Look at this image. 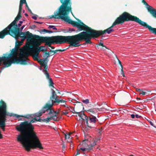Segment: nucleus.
<instances>
[{"label": "nucleus", "mask_w": 156, "mask_h": 156, "mask_svg": "<svg viewBox=\"0 0 156 156\" xmlns=\"http://www.w3.org/2000/svg\"><path fill=\"white\" fill-rule=\"evenodd\" d=\"M61 2L62 3L56 12H55L53 17L58 19H61L65 22L71 24L73 26L77 27L80 31L83 30L89 32L90 35V41L93 37H98L102 34L105 33L106 32L108 34H109L112 32L114 31L112 29L113 27L116 25L121 23L125 21L132 20L136 22L141 25H144V22L140 20L136 16L130 15L127 12H124L114 22L112 25L102 31H96L92 29L90 27L85 25L81 21L78 20V23L73 21L69 18L68 16L69 12H71V4L70 2V0H65L63 2V0H60Z\"/></svg>", "instance_id": "obj_1"}, {"label": "nucleus", "mask_w": 156, "mask_h": 156, "mask_svg": "<svg viewBox=\"0 0 156 156\" xmlns=\"http://www.w3.org/2000/svg\"><path fill=\"white\" fill-rule=\"evenodd\" d=\"M16 129L20 132L17 136V141L22 144L27 151H30L31 148H43L36 133L33 131L34 128L31 124L26 122H22Z\"/></svg>", "instance_id": "obj_2"}, {"label": "nucleus", "mask_w": 156, "mask_h": 156, "mask_svg": "<svg viewBox=\"0 0 156 156\" xmlns=\"http://www.w3.org/2000/svg\"><path fill=\"white\" fill-rule=\"evenodd\" d=\"M2 105L0 107V127L3 131H5V122L6 120V115H9L10 116H13L15 117V118L18 119L19 120H23L24 117L30 119L34 117V118L33 119L30 120V122H34L36 121H38V120H37V117L41 116L43 114L45 113L46 111L49 110L48 114L51 115L50 116H54L55 115L56 119L55 120H56L57 119L56 112L54 111L52 109V107L53 104L52 103H47L43 107L42 109L36 113L25 116L7 113L6 110V105L5 103L4 102H2Z\"/></svg>", "instance_id": "obj_3"}, {"label": "nucleus", "mask_w": 156, "mask_h": 156, "mask_svg": "<svg viewBox=\"0 0 156 156\" xmlns=\"http://www.w3.org/2000/svg\"><path fill=\"white\" fill-rule=\"evenodd\" d=\"M44 48V47L41 46L38 48H32L29 45H27L22 48L18 49L19 56L20 58L21 62H27L28 60L27 57L29 55H31L34 60L38 61L41 66L44 68V69L43 70V71L47 78L49 80L50 85L55 88L53 86L54 83L52 80L51 78H50L49 73L46 70L48 68L47 64L48 61L47 58L40 59L39 56L40 51L43 50Z\"/></svg>", "instance_id": "obj_4"}, {"label": "nucleus", "mask_w": 156, "mask_h": 156, "mask_svg": "<svg viewBox=\"0 0 156 156\" xmlns=\"http://www.w3.org/2000/svg\"><path fill=\"white\" fill-rule=\"evenodd\" d=\"M90 35L88 34L87 32L83 31L79 34L73 36H56L51 37H47V42L46 43L49 47H51L52 49L54 48L51 46L52 43H62L66 42H69L71 45L76 47L80 45V42L82 39L85 40L87 44L91 43L90 41Z\"/></svg>", "instance_id": "obj_5"}, {"label": "nucleus", "mask_w": 156, "mask_h": 156, "mask_svg": "<svg viewBox=\"0 0 156 156\" xmlns=\"http://www.w3.org/2000/svg\"><path fill=\"white\" fill-rule=\"evenodd\" d=\"M17 18V16L13 21L3 31L0 32V38H3L5 35L9 34L15 38H19L20 32L19 31V27L21 24L19 23L17 25L16 21L20 18Z\"/></svg>", "instance_id": "obj_6"}, {"label": "nucleus", "mask_w": 156, "mask_h": 156, "mask_svg": "<svg viewBox=\"0 0 156 156\" xmlns=\"http://www.w3.org/2000/svg\"><path fill=\"white\" fill-rule=\"evenodd\" d=\"M4 56L0 57V65L2 62L5 67H9L12 63L21 62L20 58L19 56L18 48L12 49L9 54L4 55Z\"/></svg>", "instance_id": "obj_7"}, {"label": "nucleus", "mask_w": 156, "mask_h": 156, "mask_svg": "<svg viewBox=\"0 0 156 156\" xmlns=\"http://www.w3.org/2000/svg\"><path fill=\"white\" fill-rule=\"evenodd\" d=\"M42 42L45 43V45H47L46 44L47 42V37H42L37 39H32L29 43L32 45L33 48H34L39 46Z\"/></svg>", "instance_id": "obj_8"}, {"label": "nucleus", "mask_w": 156, "mask_h": 156, "mask_svg": "<svg viewBox=\"0 0 156 156\" xmlns=\"http://www.w3.org/2000/svg\"><path fill=\"white\" fill-rule=\"evenodd\" d=\"M105 107H105H102L100 108H91L87 110V112L92 116H94V115H96L98 117L97 114L98 112H99L104 111V109L105 110H107V109Z\"/></svg>", "instance_id": "obj_9"}, {"label": "nucleus", "mask_w": 156, "mask_h": 156, "mask_svg": "<svg viewBox=\"0 0 156 156\" xmlns=\"http://www.w3.org/2000/svg\"><path fill=\"white\" fill-rule=\"evenodd\" d=\"M98 140V139H92L90 140V146L91 147H78V148L80 149L81 152H84L86 151L87 150H90L92 149V147L95 145L96 144V142Z\"/></svg>", "instance_id": "obj_10"}, {"label": "nucleus", "mask_w": 156, "mask_h": 156, "mask_svg": "<svg viewBox=\"0 0 156 156\" xmlns=\"http://www.w3.org/2000/svg\"><path fill=\"white\" fill-rule=\"evenodd\" d=\"M98 120L96 117L95 116L88 117L86 119V123L88 126H90V124H94Z\"/></svg>", "instance_id": "obj_11"}, {"label": "nucleus", "mask_w": 156, "mask_h": 156, "mask_svg": "<svg viewBox=\"0 0 156 156\" xmlns=\"http://www.w3.org/2000/svg\"><path fill=\"white\" fill-rule=\"evenodd\" d=\"M76 114V119L80 121L81 122H82L87 117V116L84 114L83 112H75Z\"/></svg>", "instance_id": "obj_12"}, {"label": "nucleus", "mask_w": 156, "mask_h": 156, "mask_svg": "<svg viewBox=\"0 0 156 156\" xmlns=\"http://www.w3.org/2000/svg\"><path fill=\"white\" fill-rule=\"evenodd\" d=\"M32 37V34L30 33L29 31H27L26 32L20 33L19 38L20 37H22V40H24L26 39H27V40H28L30 39Z\"/></svg>", "instance_id": "obj_13"}, {"label": "nucleus", "mask_w": 156, "mask_h": 156, "mask_svg": "<svg viewBox=\"0 0 156 156\" xmlns=\"http://www.w3.org/2000/svg\"><path fill=\"white\" fill-rule=\"evenodd\" d=\"M147 8L149 11H151L150 13L152 16L154 18H156V9L153 8L149 5H148Z\"/></svg>", "instance_id": "obj_14"}, {"label": "nucleus", "mask_w": 156, "mask_h": 156, "mask_svg": "<svg viewBox=\"0 0 156 156\" xmlns=\"http://www.w3.org/2000/svg\"><path fill=\"white\" fill-rule=\"evenodd\" d=\"M23 3L26 4V6L27 9L29 8L28 6L27 5V4L26 2H26H24V1H22V6H21V7H20V4L19 11L18 14L16 18H20L21 16V12L22 11V6H23Z\"/></svg>", "instance_id": "obj_15"}, {"label": "nucleus", "mask_w": 156, "mask_h": 156, "mask_svg": "<svg viewBox=\"0 0 156 156\" xmlns=\"http://www.w3.org/2000/svg\"><path fill=\"white\" fill-rule=\"evenodd\" d=\"M144 23H145L144 25H142L147 28L150 31L156 35V28H153L151 26L147 25L144 22Z\"/></svg>", "instance_id": "obj_16"}, {"label": "nucleus", "mask_w": 156, "mask_h": 156, "mask_svg": "<svg viewBox=\"0 0 156 156\" xmlns=\"http://www.w3.org/2000/svg\"><path fill=\"white\" fill-rule=\"evenodd\" d=\"M52 90V96L50 98V99L51 101L50 103H52L53 104V102L55 100L57 99V96L55 94V91L52 89H51Z\"/></svg>", "instance_id": "obj_17"}, {"label": "nucleus", "mask_w": 156, "mask_h": 156, "mask_svg": "<svg viewBox=\"0 0 156 156\" xmlns=\"http://www.w3.org/2000/svg\"><path fill=\"white\" fill-rule=\"evenodd\" d=\"M66 101L65 100H63L59 99L57 98V99H55V100H54L53 102V103L56 102L61 103H62L61 105H64L65 107H68L67 105L66 106Z\"/></svg>", "instance_id": "obj_18"}, {"label": "nucleus", "mask_w": 156, "mask_h": 156, "mask_svg": "<svg viewBox=\"0 0 156 156\" xmlns=\"http://www.w3.org/2000/svg\"><path fill=\"white\" fill-rule=\"evenodd\" d=\"M88 140H84L82 143L80 144V145L78 147H91V146L90 145H88L87 144H86V142Z\"/></svg>", "instance_id": "obj_19"}, {"label": "nucleus", "mask_w": 156, "mask_h": 156, "mask_svg": "<svg viewBox=\"0 0 156 156\" xmlns=\"http://www.w3.org/2000/svg\"><path fill=\"white\" fill-rule=\"evenodd\" d=\"M72 133L71 132H70L69 133H67L65 134V139L67 142H70L72 141L71 139L72 137H71L70 136V134Z\"/></svg>", "instance_id": "obj_20"}, {"label": "nucleus", "mask_w": 156, "mask_h": 156, "mask_svg": "<svg viewBox=\"0 0 156 156\" xmlns=\"http://www.w3.org/2000/svg\"><path fill=\"white\" fill-rule=\"evenodd\" d=\"M55 115L54 116H50L49 117H47L46 119H44V120L47 122H49L52 119L55 120L56 119V117Z\"/></svg>", "instance_id": "obj_21"}, {"label": "nucleus", "mask_w": 156, "mask_h": 156, "mask_svg": "<svg viewBox=\"0 0 156 156\" xmlns=\"http://www.w3.org/2000/svg\"><path fill=\"white\" fill-rule=\"evenodd\" d=\"M42 32L44 33H53V32L52 31L47 30L46 29H44L42 31Z\"/></svg>", "instance_id": "obj_22"}, {"label": "nucleus", "mask_w": 156, "mask_h": 156, "mask_svg": "<svg viewBox=\"0 0 156 156\" xmlns=\"http://www.w3.org/2000/svg\"><path fill=\"white\" fill-rule=\"evenodd\" d=\"M82 101L83 103H84L86 104L89 103V100L88 99H86L85 100H82Z\"/></svg>", "instance_id": "obj_23"}, {"label": "nucleus", "mask_w": 156, "mask_h": 156, "mask_svg": "<svg viewBox=\"0 0 156 156\" xmlns=\"http://www.w3.org/2000/svg\"><path fill=\"white\" fill-rule=\"evenodd\" d=\"M80 154H84V153H83V152H81V151H80V149L79 148L77 149L76 153L75 155V156H76L77 155Z\"/></svg>", "instance_id": "obj_24"}, {"label": "nucleus", "mask_w": 156, "mask_h": 156, "mask_svg": "<svg viewBox=\"0 0 156 156\" xmlns=\"http://www.w3.org/2000/svg\"><path fill=\"white\" fill-rule=\"evenodd\" d=\"M48 28L49 29L52 28L53 30H57V29L55 26L53 25H49Z\"/></svg>", "instance_id": "obj_25"}, {"label": "nucleus", "mask_w": 156, "mask_h": 156, "mask_svg": "<svg viewBox=\"0 0 156 156\" xmlns=\"http://www.w3.org/2000/svg\"><path fill=\"white\" fill-rule=\"evenodd\" d=\"M15 38L16 40V42H18L19 44L20 45L22 44L23 43V41H24V40H22V39H21V41H19L17 40V39H18L19 38H17V39H16V38Z\"/></svg>", "instance_id": "obj_26"}, {"label": "nucleus", "mask_w": 156, "mask_h": 156, "mask_svg": "<svg viewBox=\"0 0 156 156\" xmlns=\"http://www.w3.org/2000/svg\"><path fill=\"white\" fill-rule=\"evenodd\" d=\"M149 122L150 123L151 125L153 126L155 128V127L154 125V124L152 122L151 120H150L149 121Z\"/></svg>", "instance_id": "obj_27"}, {"label": "nucleus", "mask_w": 156, "mask_h": 156, "mask_svg": "<svg viewBox=\"0 0 156 156\" xmlns=\"http://www.w3.org/2000/svg\"><path fill=\"white\" fill-rule=\"evenodd\" d=\"M147 93L146 92L142 91V92L140 93V94H142L144 95L146 94Z\"/></svg>", "instance_id": "obj_28"}, {"label": "nucleus", "mask_w": 156, "mask_h": 156, "mask_svg": "<svg viewBox=\"0 0 156 156\" xmlns=\"http://www.w3.org/2000/svg\"><path fill=\"white\" fill-rule=\"evenodd\" d=\"M75 30L73 28H69V32H72V31H74Z\"/></svg>", "instance_id": "obj_29"}, {"label": "nucleus", "mask_w": 156, "mask_h": 156, "mask_svg": "<svg viewBox=\"0 0 156 156\" xmlns=\"http://www.w3.org/2000/svg\"><path fill=\"white\" fill-rule=\"evenodd\" d=\"M121 74H122V75L123 76H125L124 73L123 72V68H121Z\"/></svg>", "instance_id": "obj_30"}, {"label": "nucleus", "mask_w": 156, "mask_h": 156, "mask_svg": "<svg viewBox=\"0 0 156 156\" xmlns=\"http://www.w3.org/2000/svg\"><path fill=\"white\" fill-rule=\"evenodd\" d=\"M117 58V59L118 60L119 63V64L120 66H121V68H123L122 66V65L121 62V61L118 58Z\"/></svg>", "instance_id": "obj_31"}, {"label": "nucleus", "mask_w": 156, "mask_h": 156, "mask_svg": "<svg viewBox=\"0 0 156 156\" xmlns=\"http://www.w3.org/2000/svg\"><path fill=\"white\" fill-rule=\"evenodd\" d=\"M117 58V59L118 60L119 63V64L120 66H121V68H123L122 66V65L121 62V61L118 58Z\"/></svg>", "instance_id": "obj_32"}, {"label": "nucleus", "mask_w": 156, "mask_h": 156, "mask_svg": "<svg viewBox=\"0 0 156 156\" xmlns=\"http://www.w3.org/2000/svg\"><path fill=\"white\" fill-rule=\"evenodd\" d=\"M68 113V112L66 111H65L63 112V114L65 115H66Z\"/></svg>", "instance_id": "obj_33"}, {"label": "nucleus", "mask_w": 156, "mask_h": 156, "mask_svg": "<svg viewBox=\"0 0 156 156\" xmlns=\"http://www.w3.org/2000/svg\"><path fill=\"white\" fill-rule=\"evenodd\" d=\"M22 1H24V2H26V0H20V7H21V6H22Z\"/></svg>", "instance_id": "obj_34"}, {"label": "nucleus", "mask_w": 156, "mask_h": 156, "mask_svg": "<svg viewBox=\"0 0 156 156\" xmlns=\"http://www.w3.org/2000/svg\"><path fill=\"white\" fill-rule=\"evenodd\" d=\"M136 91L137 92H140L141 91H142V89H136Z\"/></svg>", "instance_id": "obj_35"}, {"label": "nucleus", "mask_w": 156, "mask_h": 156, "mask_svg": "<svg viewBox=\"0 0 156 156\" xmlns=\"http://www.w3.org/2000/svg\"><path fill=\"white\" fill-rule=\"evenodd\" d=\"M99 45L100 46H102L103 47H105V46L103 44V43H102L101 42L100 43H99Z\"/></svg>", "instance_id": "obj_36"}, {"label": "nucleus", "mask_w": 156, "mask_h": 156, "mask_svg": "<svg viewBox=\"0 0 156 156\" xmlns=\"http://www.w3.org/2000/svg\"><path fill=\"white\" fill-rule=\"evenodd\" d=\"M135 116L136 117V118H139L140 117V116L138 115L137 114H136L135 115Z\"/></svg>", "instance_id": "obj_37"}, {"label": "nucleus", "mask_w": 156, "mask_h": 156, "mask_svg": "<svg viewBox=\"0 0 156 156\" xmlns=\"http://www.w3.org/2000/svg\"><path fill=\"white\" fill-rule=\"evenodd\" d=\"M131 117L132 118H134V117H135V115L134 114H131Z\"/></svg>", "instance_id": "obj_38"}, {"label": "nucleus", "mask_w": 156, "mask_h": 156, "mask_svg": "<svg viewBox=\"0 0 156 156\" xmlns=\"http://www.w3.org/2000/svg\"><path fill=\"white\" fill-rule=\"evenodd\" d=\"M32 18L34 19V20H37V17L36 16H33L32 17Z\"/></svg>", "instance_id": "obj_39"}, {"label": "nucleus", "mask_w": 156, "mask_h": 156, "mask_svg": "<svg viewBox=\"0 0 156 156\" xmlns=\"http://www.w3.org/2000/svg\"><path fill=\"white\" fill-rule=\"evenodd\" d=\"M25 27V26L24 25H23L21 27V31L23 30V28L24 27Z\"/></svg>", "instance_id": "obj_40"}, {"label": "nucleus", "mask_w": 156, "mask_h": 156, "mask_svg": "<svg viewBox=\"0 0 156 156\" xmlns=\"http://www.w3.org/2000/svg\"><path fill=\"white\" fill-rule=\"evenodd\" d=\"M2 138V135L1 134V132L0 131V139H1Z\"/></svg>", "instance_id": "obj_41"}, {"label": "nucleus", "mask_w": 156, "mask_h": 156, "mask_svg": "<svg viewBox=\"0 0 156 156\" xmlns=\"http://www.w3.org/2000/svg\"><path fill=\"white\" fill-rule=\"evenodd\" d=\"M28 11L31 13H32V11H31V10L30 9V8H28L27 9Z\"/></svg>", "instance_id": "obj_42"}, {"label": "nucleus", "mask_w": 156, "mask_h": 156, "mask_svg": "<svg viewBox=\"0 0 156 156\" xmlns=\"http://www.w3.org/2000/svg\"><path fill=\"white\" fill-rule=\"evenodd\" d=\"M70 147H71V148H73V145L72 144H71Z\"/></svg>", "instance_id": "obj_43"}, {"label": "nucleus", "mask_w": 156, "mask_h": 156, "mask_svg": "<svg viewBox=\"0 0 156 156\" xmlns=\"http://www.w3.org/2000/svg\"><path fill=\"white\" fill-rule=\"evenodd\" d=\"M23 23V21H20V23L21 24H22V23Z\"/></svg>", "instance_id": "obj_44"}, {"label": "nucleus", "mask_w": 156, "mask_h": 156, "mask_svg": "<svg viewBox=\"0 0 156 156\" xmlns=\"http://www.w3.org/2000/svg\"><path fill=\"white\" fill-rule=\"evenodd\" d=\"M25 15L26 16H28V15L27 13H25Z\"/></svg>", "instance_id": "obj_45"}, {"label": "nucleus", "mask_w": 156, "mask_h": 156, "mask_svg": "<svg viewBox=\"0 0 156 156\" xmlns=\"http://www.w3.org/2000/svg\"><path fill=\"white\" fill-rule=\"evenodd\" d=\"M23 13H24V12H25V11H24V10H23Z\"/></svg>", "instance_id": "obj_46"}, {"label": "nucleus", "mask_w": 156, "mask_h": 156, "mask_svg": "<svg viewBox=\"0 0 156 156\" xmlns=\"http://www.w3.org/2000/svg\"><path fill=\"white\" fill-rule=\"evenodd\" d=\"M144 1V2L145 3H146V4H147V3H146V2L145 1Z\"/></svg>", "instance_id": "obj_47"}, {"label": "nucleus", "mask_w": 156, "mask_h": 156, "mask_svg": "<svg viewBox=\"0 0 156 156\" xmlns=\"http://www.w3.org/2000/svg\"><path fill=\"white\" fill-rule=\"evenodd\" d=\"M55 88V89L56 90H57V89H56V88Z\"/></svg>", "instance_id": "obj_48"}, {"label": "nucleus", "mask_w": 156, "mask_h": 156, "mask_svg": "<svg viewBox=\"0 0 156 156\" xmlns=\"http://www.w3.org/2000/svg\"><path fill=\"white\" fill-rule=\"evenodd\" d=\"M138 99H140V98H138Z\"/></svg>", "instance_id": "obj_49"}, {"label": "nucleus", "mask_w": 156, "mask_h": 156, "mask_svg": "<svg viewBox=\"0 0 156 156\" xmlns=\"http://www.w3.org/2000/svg\"><path fill=\"white\" fill-rule=\"evenodd\" d=\"M138 99H140V98H138Z\"/></svg>", "instance_id": "obj_50"}, {"label": "nucleus", "mask_w": 156, "mask_h": 156, "mask_svg": "<svg viewBox=\"0 0 156 156\" xmlns=\"http://www.w3.org/2000/svg\"><path fill=\"white\" fill-rule=\"evenodd\" d=\"M105 106H107V105H105Z\"/></svg>", "instance_id": "obj_51"}]
</instances>
